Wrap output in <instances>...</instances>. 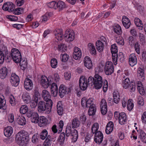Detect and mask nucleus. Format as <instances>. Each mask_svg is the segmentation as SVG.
<instances>
[{
  "instance_id": "1",
  "label": "nucleus",
  "mask_w": 146,
  "mask_h": 146,
  "mask_svg": "<svg viewBox=\"0 0 146 146\" xmlns=\"http://www.w3.org/2000/svg\"><path fill=\"white\" fill-rule=\"evenodd\" d=\"M88 81L89 84L93 85L94 88L97 90L102 88L103 82V91L104 92H106L108 87V82L106 79L103 80L102 77L98 74L96 73L94 77L90 76L88 78Z\"/></svg>"
},
{
  "instance_id": "2",
  "label": "nucleus",
  "mask_w": 146,
  "mask_h": 146,
  "mask_svg": "<svg viewBox=\"0 0 146 146\" xmlns=\"http://www.w3.org/2000/svg\"><path fill=\"white\" fill-rule=\"evenodd\" d=\"M15 140L20 145L26 146L29 141V135L24 131H21L16 135Z\"/></svg>"
},
{
  "instance_id": "3",
  "label": "nucleus",
  "mask_w": 146,
  "mask_h": 146,
  "mask_svg": "<svg viewBox=\"0 0 146 146\" xmlns=\"http://www.w3.org/2000/svg\"><path fill=\"white\" fill-rule=\"evenodd\" d=\"M9 57H11L16 63H18L21 60V56L18 49L16 48H13L11 50Z\"/></svg>"
},
{
  "instance_id": "4",
  "label": "nucleus",
  "mask_w": 146,
  "mask_h": 146,
  "mask_svg": "<svg viewBox=\"0 0 146 146\" xmlns=\"http://www.w3.org/2000/svg\"><path fill=\"white\" fill-rule=\"evenodd\" d=\"M122 86L125 89L128 88L131 92H134L135 90V84L134 82L131 81L130 82L129 79L127 78L125 79Z\"/></svg>"
},
{
  "instance_id": "5",
  "label": "nucleus",
  "mask_w": 146,
  "mask_h": 146,
  "mask_svg": "<svg viewBox=\"0 0 146 146\" xmlns=\"http://www.w3.org/2000/svg\"><path fill=\"white\" fill-rule=\"evenodd\" d=\"M71 91V88L67 87L63 84H61L59 88L58 95L61 98H62L65 95L68 94Z\"/></svg>"
},
{
  "instance_id": "6",
  "label": "nucleus",
  "mask_w": 146,
  "mask_h": 146,
  "mask_svg": "<svg viewBox=\"0 0 146 146\" xmlns=\"http://www.w3.org/2000/svg\"><path fill=\"white\" fill-rule=\"evenodd\" d=\"M51 96L46 90V113L49 114L51 111L53 104L52 100L50 99Z\"/></svg>"
},
{
  "instance_id": "7",
  "label": "nucleus",
  "mask_w": 146,
  "mask_h": 146,
  "mask_svg": "<svg viewBox=\"0 0 146 146\" xmlns=\"http://www.w3.org/2000/svg\"><path fill=\"white\" fill-rule=\"evenodd\" d=\"M75 34L73 30H67L64 35V37L66 41L70 42L73 40L75 38Z\"/></svg>"
},
{
  "instance_id": "8",
  "label": "nucleus",
  "mask_w": 146,
  "mask_h": 146,
  "mask_svg": "<svg viewBox=\"0 0 146 146\" xmlns=\"http://www.w3.org/2000/svg\"><path fill=\"white\" fill-rule=\"evenodd\" d=\"M88 79L84 76H81L79 80V85L80 89L83 91L85 90L87 88L88 85H91L88 83Z\"/></svg>"
},
{
  "instance_id": "9",
  "label": "nucleus",
  "mask_w": 146,
  "mask_h": 146,
  "mask_svg": "<svg viewBox=\"0 0 146 146\" xmlns=\"http://www.w3.org/2000/svg\"><path fill=\"white\" fill-rule=\"evenodd\" d=\"M114 66L111 62L107 61L106 63L104 68L105 74L107 75H111L114 72Z\"/></svg>"
},
{
  "instance_id": "10",
  "label": "nucleus",
  "mask_w": 146,
  "mask_h": 146,
  "mask_svg": "<svg viewBox=\"0 0 146 146\" xmlns=\"http://www.w3.org/2000/svg\"><path fill=\"white\" fill-rule=\"evenodd\" d=\"M10 81L12 86H17L19 82V76L15 74H12Z\"/></svg>"
},
{
  "instance_id": "11",
  "label": "nucleus",
  "mask_w": 146,
  "mask_h": 146,
  "mask_svg": "<svg viewBox=\"0 0 146 146\" xmlns=\"http://www.w3.org/2000/svg\"><path fill=\"white\" fill-rule=\"evenodd\" d=\"M82 53L80 49L77 47H75L74 49L73 53V58L76 60L80 59L82 56Z\"/></svg>"
},
{
  "instance_id": "12",
  "label": "nucleus",
  "mask_w": 146,
  "mask_h": 146,
  "mask_svg": "<svg viewBox=\"0 0 146 146\" xmlns=\"http://www.w3.org/2000/svg\"><path fill=\"white\" fill-rule=\"evenodd\" d=\"M103 138V134L99 131L95 133L94 140L96 143L100 144L102 142Z\"/></svg>"
},
{
  "instance_id": "13",
  "label": "nucleus",
  "mask_w": 146,
  "mask_h": 146,
  "mask_svg": "<svg viewBox=\"0 0 146 146\" xmlns=\"http://www.w3.org/2000/svg\"><path fill=\"white\" fill-rule=\"evenodd\" d=\"M54 34L55 38L58 40H61L64 38L63 35L62 30V29H56L54 31Z\"/></svg>"
},
{
  "instance_id": "14",
  "label": "nucleus",
  "mask_w": 146,
  "mask_h": 146,
  "mask_svg": "<svg viewBox=\"0 0 146 146\" xmlns=\"http://www.w3.org/2000/svg\"><path fill=\"white\" fill-rule=\"evenodd\" d=\"M25 88L28 90H31L33 87V83L32 81L28 78H26L24 83Z\"/></svg>"
},
{
  "instance_id": "15",
  "label": "nucleus",
  "mask_w": 146,
  "mask_h": 146,
  "mask_svg": "<svg viewBox=\"0 0 146 146\" xmlns=\"http://www.w3.org/2000/svg\"><path fill=\"white\" fill-rule=\"evenodd\" d=\"M122 22L123 26L126 29H128L130 27L131 22L129 19L126 16H122Z\"/></svg>"
},
{
  "instance_id": "16",
  "label": "nucleus",
  "mask_w": 146,
  "mask_h": 146,
  "mask_svg": "<svg viewBox=\"0 0 146 146\" xmlns=\"http://www.w3.org/2000/svg\"><path fill=\"white\" fill-rule=\"evenodd\" d=\"M137 62V57L135 54H132L129 56V63L130 66L133 67L135 65Z\"/></svg>"
},
{
  "instance_id": "17",
  "label": "nucleus",
  "mask_w": 146,
  "mask_h": 146,
  "mask_svg": "<svg viewBox=\"0 0 146 146\" xmlns=\"http://www.w3.org/2000/svg\"><path fill=\"white\" fill-rule=\"evenodd\" d=\"M84 65L88 69H90L92 67V64L89 57L86 56L84 58Z\"/></svg>"
},
{
  "instance_id": "18",
  "label": "nucleus",
  "mask_w": 146,
  "mask_h": 146,
  "mask_svg": "<svg viewBox=\"0 0 146 146\" xmlns=\"http://www.w3.org/2000/svg\"><path fill=\"white\" fill-rule=\"evenodd\" d=\"M113 102L116 104L119 103L120 100L119 93L118 90H114L113 93Z\"/></svg>"
},
{
  "instance_id": "19",
  "label": "nucleus",
  "mask_w": 146,
  "mask_h": 146,
  "mask_svg": "<svg viewBox=\"0 0 146 146\" xmlns=\"http://www.w3.org/2000/svg\"><path fill=\"white\" fill-rule=\"evenodd\" d=\"M50 86L49 88L52 95L54 97L56 96L58 93V88L56 84L54 83L52 84V85Z\"/></svg>"
},
{
  "instance_id": "20",
  "label": "nucleus",
  "mask_w": 146,
  "mask_h": 146,
  "mask_svg": "<svg viewBox=\"0 0 146 146\" xmlns=\"http://www.w3.org/2000/svg\"><path fill=\"white\" fill-rule=\"evenodd\" d=\"M144 70L141 68H138L137 70V76L139 79L143 81L145 79Z\"/></svg>"
},
{
  "instance_id": "21",
  "label": "nucleus",
  "mask_w": 146,
  "mask_h": 146,
  "mask_svg": "<svg viewBox=\"0 0 146 146\" xmlns=\"http://www.w3.org/2000/svg\"><path fill=\"white\" fill-rule=\"evenodd\" d=\"M113 124L111 121H109L106 127V132L107 134H110L113 131Z\"/></svg>"
},
{
  "instance_id": "22",
  "label": "nucleus",
  "mask_w": 146,
  "mask_h": 146,
  "mask_svg": "<svg viewBox=\"0 0 146 146\" xmlns=\"http://www.w3.org/2000/svg\"><path fill=\"white\" fill-rule=\"evenodd\" d=\"M137 90L139 93L141 95H144L145 91L142 83L140 81H138L137 83Z\"/></svg>"
},
{
  "instance_id": "23",
  "label": "nucleus",
  "mask_w": 146,
  "mask_h": 146,
  "mask_svg": "<svg viewBox=\"0 0 146 146\" xmlns=\"http://www.w3.org/2000/svg\"><path fill=\"white\" fill-rule=\"evenodd\" d=\"M56 109L58 114L59 115H62L63 113L64 110L61 101H59L57 102Z\"/></svg>"
},
{
  "instance_id": "24",
  "label": "nucleus",
  "mask_w": 146,
  "mask_h": 146,
  "mask_svg": "<svg viewBox=\"0 0 146 146\" xmlns=\"http://www.w3.org/2000/svg\"><path fill=\"white\" fill-rule=\"evenodd\" d=\"M13 132V128L10 126H8L6 127L4 131L5 135L7 137H10L12 134Z\"/></svg>"
},
{
  "instance_id": "25",
  "label": "nucleus",
  "mask_w": 146,
  "mask_h": 146,
  "mask_svg": "<svg viewBox=\"0 0 146 146\" xmlns=\"http://www.w3.org/2000/svg\"><path fill=\"white\" fill-rule=\"evenodd\" d=\"M70 135L72 137L71 138L72 142L73 143L76 142L78 138V131L76 129H74L72 131Z\"/></svg>"
},
{
  "instance_id": "26",
  "label": "nucleus",
  "mask_w": 146,
  "mask_h": 146,
  "mask_svg": "<svg viewBox=\"0 0 146 146\" xmlns=\"http://www.w3.org/2000/svg\"><path fill=\"white\" fill-rule=\"evenodd\" d=\"M96 46L98 51L99 52H102L104 50V44L101 40H98L96 43Z\"/></svg>"
},
{
  "instance_id": "27",
  "label": "nucleus",
  "mask_w": 146,
  "mask_h": 146,
  "mask_svg": "<svg viewBox=\"0 0 146 146\" xmlns=\"http://www.w3.org/2000/svg\"><path fill=\"white\" fill-rule=\"evenodd\" d=\"M138 132V130H137ZM139 138L141 141L143 142L146 143V134L145 132L142 129H140L139 131Z\"/></svg>"
},
{
  "instance_id": "28",
  "label": "nucleus",
  "mask_w": 146,
  "mask_h": 146,
  "mask_svg": "<svg viewBox=\"0 0 146 146\" xmlns=\"http://www.w3.org/2000/svg\"><path fill=\"white\" fill-rule=\"evenodd\" d=\"M6 101L2 95H0V109L4 110L7 109V106L6 104Z\"/></svg>"
},
{
  "instance_id": "29",
  "label": "nucleus",
  "mask_w": 146,
  "mask_h": 146,
  "mask_svg": "<svg viewBox=\"0 0 146 146\" xmlns=\"http://www.w3.org/2000/svg\"><path fill=\"white\" fill-rule=\"evenodd\" d=\"M119 123L121 125L125 124L127 121L126 114L124 112H122L118 118Z\"/></svg>"
},
{
  "instance_id": "30",
  "label": "nucleus",
  "mask_w": 146,
  "mask_h": 146,
  "mask_svg": "<svg viewBox=\"0 0 146 146\" xmlns=\"http://www.w3.org/2000/svg\"><path fill=\"white\" fill-rule=\"evenodd\" d=\"M72 122V127L73 129L76 128L80 125V122L78 119L76 117L73 118Z\"/></svg>"
},
{
  "instance_id": "31",
  "label": "nucleus",
  "mask_w": 146,
  "mask_h": 146,
  "mask_svg": "<svg viewBox=\"0 0 146 146\" xmlns=\"http://www.w3.org/2000/svg\"><path fill=\"white\" fill-rule=\"evenodd\" d=\"M7 74V69L6 67L2 68L0 70V77L2 79L5 78Z\"/></svg>"
},
{
  "instance_id": "32",
  "label": "nucleus",
  "mask_w": 146,
  "mask_h": 146,
  "mask_svg": "<svg viewBox=\"0 0 146 146\" xmlns=\"http://www.w3.org/2000/svg\"><path fill=\"white\" fill-rule=\"evenodd\" d=\"M88 114L89 116L94 115L96 110V108L95 104H93L92 106L89 107Z\"/></svg>"
},
{
  "instance_id": "33",
  "label": "nucleus",
  "mask_w": 146,
  "mask_h": 146,
  "mask_svg": "<svg viewBox=\"0 0 146 146\" xmlns=\"http://www.w3.org/2000/svg\"><path fill=\"white\" fill-rule=\"evenodd\" d=\"M38 110L40 112L45 111L46 110V103L43 101L40 102L38 104Z\"/></svg>"
},
{
  "instance_id": "34",
  "label": "nucleus",
  "mask_w": 146,
  "mask_h": 146,
  "mask_svg": "<svg viewBox=\"0 0 146 146\" xmlns=\"http://www.w3.org/2000/svg\"><path fill=\"white\" fill-rule=\"evenodd\" d=\"M134 22L137 27H138V29L142 30L143 29V24L142 21L139 18L136 17L134 19Z\"/></svg>"
},
{
  "instance_id": "35",
  "label": "nucleus",
  "mask_w": 146,
  "mask_h": 146,
  "mask_svg": "<svg viewBox=\"0 0 146 146\" xmlns=\"http://www.w3.org/2000/svg\"><path fill=\"white\" fill-rule=\"evenodd\" d=\"M56 9H58L59 11L62 10L66 7L65 3L63 1H59L56 3Z\"/></svg>"
},
{
  "instance_id": "36",
  "label": "nucleus",
  "mask_w": 146,
  "mask_h": 146,
  "mask_svg": "<svg viewBox=\"0 0 146 146\" xmlns=\"http://www.w3.org/2000/svg\"><path fill=\"white\" fill-rule=\"evenodd\" d=\"M113 30L114 32L118 35L121 34L122 31L120 26L119 25H117L113 26Z\"/></svg>"
},
{
  "instance_id": "37",
  "label": "nucleus",
  "mask_w": 146,
  "mask_h": 146,
  "mask_svg": "<svg viewBox=\"0 0 146 146\" xmlns=\"http://www.w3.org/2000/svg\"><path fill=\"white\" fill-rule=\"evenodd\" d=\"M88 46L91 54L95 55L96 54V50L93 44L91 43H89Z\"/></svg>"
},
{
  "instance_id": "38",
  "label": "nucleus",
  "mask_w": 146,
  "mask_h": 146,
  "mask_svg": "<svg viewBox=\"0 0 146 146\" xmlns=\"http://www.w3.org/2000/svg\"><path fill=\"white\" fill-rule=\"evenodd\" d=\"M17 121L19 124L21 125H25L26 123V119L23 116L18 117Z\"/></svg>"
},
{
  "instance_id": "39",
  "label": "nucleus",
  "mask_w": 146,
  "mask_h": 146,
  "mask_svg": "<svg viewBox=\"0 0 146 146\" xmlns=\"http://www.w3.org/2000/svg\"><path fill=\"white\" fill-rule=\"evenodd\" d=\"M20 66L21 68L23 70H25V69L27 67V60H25V59L23 60V59H22L21 58V60L19 62Z\"/></svg>"
},
{
  "instance_id": "40",
  "label": "nucleus",
  "mask_w": 146,
  "mask_h": 146,
  "mask_svg": "<svg viewBox=\"0 0 146 146\" xmlns=\"http://www.w3.org/2000/svg\"><path fill=\"white\" fill-rule=\"evenodd\" d=\"M72 133V127L68 125L66 128L65 130V133L66 135V139H67L68 137L70 135L71 133Z\"/></svg>"
},
{
  "instance_id": "41",
  "label": "nucleus",
  "mask_w": 146,
  "mask_h": 146,
  "mask_svg": "<svg viewBox=\"0 0 146 146\" xmlns=\"http://www.w3.org/2000/svg\"><path fill=\"white\" fill-rule=\"evenodd\" d=\"M22 98L25 103L27 104L30 102V97L28 93L23 94Z\"/></svg>"
},
{
  "instance_id": "42",
  "label": "nucleus",
  "mask_w": 146,
  "mask_h": 146,
  "mask_svg": "<svg viewBox=\"0 0 146 146\" xmlns=\"http://www.w3.org/2000/svg\"><path fill=\"white\" fill-rule=\"evenodd\" d=\"M38 123L40 127H42L46 125V118L44 116H41L39 117Z\"/></svg>"
},
{
  "instance_id": "43",
  "label": "nucleus",
  "mask_w": 146,
  "mask_h": 146,
  "mask_svg": "<svg viewBox=\"0 0 146 146\" xmlns=\"http://www.w3.org/2000/svg\"><path fill=\"white\" fill-rule=\"evenodd\" d=\"M66 46L65 44L61 43L58 45V49L59 51L64 52L66 50Z\"/></svg>"
},
{
  "instance_id": "44",
  "label": "nucleus",
  "mask_w": 146,
  "mask_h": 146,
  "mask_svg": "<svg viewBox=\"0 0 146 146\" xmlns=\"http://www.w3.org/2000/svg\"><path fill=\"white\" fill-rule=\"evenodd\" d=\"M28 108L27 106H22L20 108L19 111L21 113L25 114L29 111Z\"/></svg>"
},
{
  "instance_id": "45",
  "label": "nucleus",
  "mask_w": 146,
  "mask_h": 146,
  "mask_svg": "<svg viewBox=\"0 0 146 146\" xmlns=\"http://www.w3.org/2000/svg\"><path fill=\"white\" fill-rule=\"evenodd\" d=\"M65 133L64 132H62L60 133L59 137L58 139L61 142L60 144L61 145L63 144L64 143L66 137H65Z\"/></svg>"
},
{
  "instance_id": "46",
  "label": "nucleus",
  "mask_w": 146,
  "mask_h": 146,
  "mask_svg": "<svg viewBox=\"0 0 146 146\" xmlns=\"http://www.w3.org/2000/svg\"><path fill=\"white\" fill-rule=\"evenodd\" d=\"M40 95V94L37 90H35V98L34 99V101H35V104H34V106L33 105V107H35L37 105V102L38 101V98Z\"/></svg>"
},
{
  "instance_id": "47",
  "label": "nucleus",
  "mask_w": 146,
  "mask_h": 146,
  "mask_svg": "<svg viewBox=\"0 0 146 146\" xmlns=\"http://www.w3.org/2000/svg\"><path fill=\"white\" fill-rule=\"evenodd\" d=\"M99 128V125L97 123H94L92 127V132L93 134H95L96 132L99 131H98Z\"/></svg>"
},
{
  "instance_id": "48",
  "label": "nucleus",
  "mask_w": 146,
  "mask_h": 146,
  "mask_svg": "<svg viewBox=\"0 0 146 146\" xmlns=\"http://www.w3.org/2000/svg\"><path fill=\"white\" fill-rule=\"evenodd\" d=\"M134 104L133 103V100L129 99L127 102V109L128 110L131 111L133 108Z\"/></svg>"
},
{
  "instance_id": "49",
  "label": "nucleus",
  "mask_w": 146,
  "mask_h": 146,
  "mask_svg": "<svg viewBox=\"0 0 146 146\" xmlns=\"http://www.w3.org/2000/svg\"><path fill=\"white\" fill-rule=\"evenodd\" d=\"M57 64V61L56 59L53 58L51 59L50 61V65L52 68H56Z\"/></svg>"
},
{
  "instance_id": "50",
  "label": "nucleus",
  "mask_w": 146,
  "mask_h": 146,
  "mask_svg": "<svg viewBox=\"0 0 146 146\" xmlns=\"http://www.w3.org/2000/svg\"><path fill=\"white\" fill-rule=\"evenodd\" d=\"M35 116H33L31 119V121L34 123H37L39 122V117L38 113L36 112L35 113Z\"/></svg>"
},
{
  "instance_id": "51",
  "label": "nucleus",
  "mask_w": 146,
  "mask_h": 146,
  "mask_svg": "<svg viewBox=\"0 0 146 146\" xmlns=\"http://www.w3.org/2000/svg\"><path fill=\"white\" fill-rule=\"evenodd\" d=\"M40 84L43 87H45L46 85V76L45 75H42L40 77Z\"/></svg>"
},
{
  "instance_id": "52",
  "label": "nucleus",
  "mask_w": 146,
  "mask_h": 146,
  "mask_svg": "<svg viewBox=\"0 0 146 146\" xmlns=\"http://www.w3.org/2000/svg\"><path fill=\"white\" fill-rule=\"evenodd\" d=\"M93 104H94L93 99L92 98H90L87 101H86V107L87 108H89L92 106Z\"/></svg>"
},
{
  "instance_id": "53",
  "label": "nucleus",
  "mask_w": 146,
  "mask_h": 146,
  "mask_svg": "<svg viewBox=\"0 0 146 146\" xmlns=\"http://www.w3.org/2000/svg\"><path fill=\"white\" fill-rule=\"evenodd\" d=\"M46 79L48 82L47 83V82L46 81V86H47V88L49 87L50 86H51L52 85V84L54 83L52 82L53 78L51 76H49L48 78H47L46 77Z\"/></svg>"
},
{
  "instance_id": "54",
  "label": "nucleus",
  "mask_w": 146,
  "mask_h": 146,
  "mask_svg": "<svg viewBox=\"0 0 146 146\" xmlns=\"http://www.w3.org/2000/svg\"><path fill=\"white\" fill-rule=\"evenodd\" d=\"M139 37L141 44H143L145 42L144 35L143 34L139 33Z\"/></svg>"
},
{
  "instance_id": "55",
  "label": "nucleus",
  "mask_w": 146,
  "mask_h": 146,
  "mask_svg": "<svg viewBox=\"0 0 146 146\" xmlns=\"http://www.w3.org/2000/svg\"><path fill=\"white\" fill-rule=\"evenodd\" d=\"M36 113V112L34 111L33 110H29V111L27 113V115L28 117L31 118L35 116V113Z\"/></svg>"
},
{
  "instance_id": "56",
  "label": "nucleus",
  "mask_w": 146,
  "mask_h": 146,
  "mask_svg": "<svg viewBox=\"0 0 146 146\" xmlns=\"http://www.w3.org/2000/svg\"><path fill=\"white\" fill-rule=\"evenodd\" d=\"M56 2L55 1H52L49 3H48L47 5L50 8H54L56 9Z\"/></svg>"
},
{
  "instance_id": "57",
  "label": "nucleus",
  "mask_w": 146,
  "mask_h": 146,
  "mask_svg": "<svg viewBox=\"0 0 146 146\" xmlns=\"http://www.w3.org/2000/svg\"><path fill=\"white\" fill-rule=\"evenodd\" d=\"M60 57L62 58V62H66L68 59L69 56L67 54H61Z\"/></svg>"
},
{
  "instance_id": "58",
  "label": "nucleus",
  "mask_w": 146,
  "mask_h": 146,
  "mask_svg": "<svg viewBox=\"0 0 146 146\" xmlns=\"http://www.w3.org/2000/svg\"><path fill=\"white\" fill-rule=\"evenodd\" d=\"M10 103L12 106H15L16 104V101L12 95H11L10 96Z\"/></svg>"
},
{
  "instance_id": "59",
  "label": "nucleus",
  "mask_w": 146,
  "mask_h": 146,
  "mask_svg": "<svg viewBox=\"0 0 146 146\" xmlns=\"http://www.w3.org/2000/svg\"><path fill=\"white\" fill-rule=\"evenodd\" d=\"M116 41L117 44L120 45H123L124 44V39L121 36H119V38L117 39Z\"/></svg>"
},
{
  "instance_id": "60",
  "label": "nucleus",
  "mask_w": 146,
  "mask_h": 146,
  "mask_svg": "<svg viewBox=\"0 0 146 146\" xmlns=\"http://www.w3.org/2000/svg\"><path fill=\"white\" fill-rule=\"evenodd\" d=\"M7 18L11 21H16L18 20V17L15 16L7 15Z\"/></svg>"
},
{
  "instance_id": "61",
  "label": "nucleus",
  "mask_w": 146,
  "mask_h": 146,
  "mask_svg": "<svg viewBox=\"0 0 146 146\" xmlns=\"http://www.w3.org/2000/svg\"><path fill=\"white\" fill-rule=\"evenodd\" d=\"M129 32L132 36L136 37L137 36V32L134 28H133L131 29Z\"/></svg>"
},
{
  "instance_id": "62",
  "label": "nucleus",
  "mask_w": 146,
  "mask_h": 146,
  "mask_svg": "<svg viewBox=\"0 0 146 146\" xmlns=\"http://www.w3.org/2000/svg\"><path fill=\"white\" fill-rule=\"evenodd\" d=\"M140 45L139 43L137 42H136L135 44V48L136 52L138 54H140Z\"/></svg>"
},
{
  "instance_id": "63",
  "label": "nucleus",
  "mask_w": 146,
  "mask_h": 146,
  "mask_svg": "<svg viewBox=\"0 0 146 146\" xmlns=\"http://www.w3.org/2000/svg\"><path fill=\"white\" fill-rule=\"evenodd\" d=\"M100 107H107V103L106 101L104 99H102L100 102Z\"/></svg>"
},
{
  "instance_id": "64",
  "label": "nucleus",
  "mask_w": 146,
  "mask_h": 146,
  "mask_svg": "<svg viewBox=\"0 0 146 146\" xmlns=\"http://www.w3.org/2000/svg\"><path fill=\"white\" fill-rule=\"evenodd\" d=\"M141 121L143 123L146 124V111H144L142 114Z\"/></svg>"
}]
</instances>
